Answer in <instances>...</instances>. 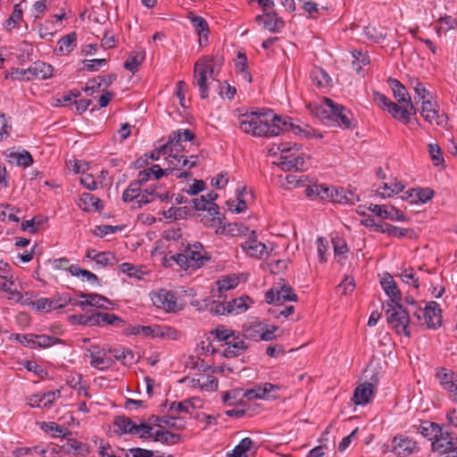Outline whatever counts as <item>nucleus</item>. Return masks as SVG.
Segmentation results:
<instances>
[{"label": "nucleus", "instance_id": "nucleus-33", "mask_svg": "<svg viewBox=\"0 0 457 457\" xmlns=\"http://www.w3.org/2000/svg\"><path fill=\"white\" fill-rule=\"evenodd\" d=\"M0 291L7 294V297L11 300L19 302L21 300L22 295L14 287V282L12 278L1 277L0 278Z\"/></svg>", "mask_w": 457, "mask_h": 457}, {"label": "nucleus", "instance_id": "nucleus-59", "mask_svg": "<svg viewBox=\"0 0 457 457\" xmlns=\"http://www.w3.org/2000/svg\"><path fill=\"white\" fill-rule=\"evenodd\" d=\"M154 189H145L144 193H139L138 195L133 200V207L140 208L143 205L153 201Z\"/></svg>", "mask_w": 457, "mask_h": 457}, {"label": "nucleus", "instance_id": "nucleus-11", "mask_svg": "<svg viewBox=\"0 0 457 457\" xmlns=\"http://www.w3.org/2000/svg\"><path fill=\"white\" fill-rule=\"evenodd\" d=\"M151 300L157 308L168 312H175L178 310L177 297L171 291L160 289L151 294Z\"/></svg>", "mask_w": 457, "mask_h": 457}, {"label": "nucleus", "instance_id": "nucleus-7", "mask_svg": "<svg viewBox=\"0 0 457 457\" xmlns=\"http://www.w3.org/2000/svg\"><path fill=\"white\" fill-rule=\"evenodd\" d=\"M294 147H296L295 144L294 146H289V144H281L278 147L281 152L280 161L278 165L285 171H303L306 169L305 160L302 155L290 154Z\"/></svg>", "mask_w": 457, "mask_h": 457}, {"label": "nucleus", "instance_id": "nucleus-5", "mask_svg": "<svg viewBox=\"0 0 457 457\" xmlns=\"http://www.w3.org/2000/svg\"><path fill=\"white\" fill-rule=\"evenodd\" d=\"M215 80L212 60L204 58L195 63L193 84L199 89L200 97H209V90L212 83Z\"/></svg>", "mask_w": 457, "mask_h": 457}, {"label": "nucleus", "instance_id": "nucleus-54", "mask_svg": "<svg viewBox=\"0 0 457 457\" xmlns=\"http://www.w3.org/2000/svg\"><path fill=\"white\" fill-rule=\"evenodd\" d=\"M238 285V278L235 275L222 277L217 281L218 290L220 292L235 288Z\"/></svg>", "mask_w": 457, "mask_h": 457}, {"label": "nucleus", "instance_id": "nucleus-43", "mask_svg": "<svg viewBox=\"0 0 457 457\" xmlns=\"http://www.w3.org/2000/svg\"><path fill=\"white\" fill-rule=\"evenodd\" d=\"M110 353L113 354L116 360L121 361L124 365H131L137 361V357L133 351L129 349H113L110 351Z\"/></svg>", "mask_w": 457, "mask_h": 457}, {"label": "nucleus", "instance_id": "nucleus-9", "mask_svg": "<svg viewBox=\"0 0 457 457\" xmlns=\"http://www.w3.org/2000/svg\"><path fill=\"white\" fill-rule=\"evenodd\" d=\"M413 315L418 320L424 318V324L428 328L436 329L442 324V315L439 304L436 302L431 301L427 303L424 310L419 308L413 312Z\"/></svg>", "mask_w": 457, "mask_h": 457}, {"label": "nucleus", "instance_id": "nucleus-41", "mask_svg": "<svg viewBox=\"0 0 457 457\" xmlns=\"http://www.w3.org/2000/svg\"><path fill=\"white\" fill-rule=\"evenodd\" d=\"M114 426L120 431L121 434H131L137 431V424L134 423L129 418L125 416H117L114 420Z\"/></svg>", "mask_w": 457, "mask_h": 457}, {"label": "nucleus", "instance_id": "nucleus-37", "mask_svg": "<svg viewBox=\"0 0 457 457\" xmlns=\"http://www.w3.org/2000/svg\"><path fill=\"white\" fill-rule=\"evenodd\" d=\"M420 433L423 435L424 437L428 438L429 440L434 441L436 438H439L441 436V433H444L436 423L430 422V421H423L420 423Z\"/></svg>", "mask_w": 457, "mask_h": 457}, {"label": "nucleus", "instance_id": "nucleus-52", "mask_svg": "<svg viewBox=\"0 0 457 457\" xmlns=\"http://www.w3.org/2000/svg\"><path fill=\"white\" fill-rule=\"evenodd\" d=\"M193 409V403L189 400L182 402H172L168 409L169 413L177 415L180 413H189Z\"/></svg>", "mask_w": 457, "mask_h": 457}, {"label": "nucleus", "instance_id": "nucleus-20", "mask_svg": "<svg viewBox=\"0 0 457 457\" xmlns=\"http://www.w3.org/2000/svg\"><path fill=\"white\" fill-rule=\"evenodd\" d=\"M434 195V191L428 187L425 188H413L406 191L402 199L409 202L410 204H425L429 201Z\"/></svg>", "mask_w": 457, "mask_h": 457}, {"label": "nucleus", "instance_id": "nucleus-56", "mask_svg": "<svg viewBox=\"0 0 457 457\" xmlns=\"http://www.w3.org/2000/svg\"><path fill=\"white\" fill-rule=\"evenodd\" d=\"M141 190L140 182L137 180L130 182L127 189L122 194V199L125 202H133Z\"/></svg>", "mask_w": 457, "mask_h": 457}, {"label": "nucleus", "instance_id": "nucleus-50", "mask_svg": "<svg viewBox=\"0 0 457 457\" xmlns=\"http://www.w3.org/2000/svg\"><path fill=\"white\" fill-rule=\"evenodd\" d=\"M194 207L197 211H208L212 214L219 213V207L217 204H213L210 206V204L207 202V197L205 195H202L198 198L193 199Z\"/></svg>", "mask_w": 457, "mask_h": 457}, {"label": "nucleus", "instance_id": "nucleus-23", "mask_svg": "<svg viewBox=\"0 0 457 457\" xmlns=\"http://www.w3.org/2000/svg\"><path fill=\"white\" fill-rule=\"evenodd\" d=\"M373 394V385L369 382L362 383L355 388L353 401L357 405H365L370 401Z\"/></svg>", "mask_w": 457, "mask_h": 457}, {"label": "nucleus", "instance_id": "nucleus-18", "mask_svg": "<svg viewBox=\"0 0 457 457\" xmlns=\"http://www.w3.org/2000/svg\"><path fill=\"white\" fill-rule=\"evenodd\" d=\"M405 187V184L397 179H390L375 190V195L380 198L392 197L403 191Z\"/></svg>", "mask_w": 457, "mask_h": 457}, {"label": "nucleus", "instance_id": "nucleus-26", "mask_svg": "<svg viewBox=\"0 0 457 457\" xmlns=\"http://www.w3.org/2000/svg\"><path fill=\"white\" fill-rule=\"evenodd\" d=\"M420 113L425 120L430 123L436 121L437 125H440L444 121L443 116H440L438 113L436 104L432 103L430 100L422 102Z\"/></svg>", "mask_w": 457, "mask_h": 457}, {"label": "nucleus", "instance_id": "nucleus-4", "mask_svg": "<svg viewBox=\"0 0 457 457\" xmlns=\"http://www.w3.org/2000/svg\"><path fill=\"white\" fill-rule=\"evenodd\" d=\"M171 259L184 270H196L204 266L210 257L203 245L195 242L187 245L181 253L172 255Z\"/></svg>", "mask_w": 457, "mask_h": 457}, {"label": "nucleus", "instance_id": "nucleus-48", "mask_svg": "<svg viewBox=\"0 0 457 457\" xmlns=\"http://www.w3.org/2000/svg\"><path fill=\"white\" fill-rule=\"evenodd\" d=\"M253 441L250 437L243 438L239 444L235 446L231 453H228V457H246L247 451L250 449Z\"/></svg>", "mask_w": 457, "mask_h": 457}, {"label": "nucleus", "instance_id": "nucleus-22", "mask_svg": "<svg viewBox=\"0 0 457 457\" xmlns=\"http://www.w3.org/2000/svg\"><path fill=\"white\" fill-rule=\"evenodd\" d=\"M54 68L43 62H35L28 68V73L32 79H47L53 76Z\"/></svg>", "mask_w": 457, "mask_h": 457}, {"label": "nucleus", "instance_id": "nucleus-14", "mask_svg": "<svg viewBox=\"0 0 457 457\" xmlns=\"http://www.w3.org/2000/svg\"><path fill=\"white\" fill-rule=\"evenodd\" d=\"M267 303L280 304L286 301H296L297 295L293 292L292 288L287 286L281 287H272L265 294Z\"/></svg>", "mask_w": 457, "mask_h": 457}, {"label": "nucleus", "instance_id": "nucleus-36", "mask_svg": "<svg viewBox=\"0 0 457 457\" xmlns=\"http://www.w3.org/2000/svg\"><path fill=\"white\" fill-rule=\"evenodd\" d=\"M7 158L9 162L22 167H28L33 162L31 154L26 150H22L21 152H10L7 154Z\"/></svg>", "mask_w": 457, "mask_h": 457}, {"label": "nucleus", "instance_id": "nucleus-47", "mask_svg": "<svg viewBox=\"0 0 457 457\" xmlns=\"http://www.w3.org/2000/svg\"><path fill=\"white\" fill-rule=\"evenodd\" d=\"M263 324L259 321H253L244 328V337L259 341Z\"/></svg>", "mask_w": 457, "mask_h": 457}, {"label": "nucleus", "instance_id": "nucleus-13", "mask_svg": "<svg viewBox=\"0 0 457 457\" xmlns=\"http://www.w3.org/2000/svg\"><path fill=\"white\" fill-rule=\"evenodd\" d=\"M368 210L381 219H387L396 221H405L407 220L403 212L393 205L389 206L386 204L379 205L370 204L368 207Z\"/></svg>", "mask_w": 457, "mask_h": 457}, {"label": "nucleus", "instance_id": "nucleus-30", "mask_svg": "<svg viewBox=\"0 0 457 457\" xmlns=\"http://www.w3.org/2000/svg\"><path fill=\"white\" fill-rule=\"evenodd\" d=\"M145 58V50L138 48L129 55L124 63V68L129 71L130 72L135 73L138 71L139 66L141 65Z\"/></svg>", "mask_w": 457, "mask_h": 457}, {"label": "nucleus", "instance_id": "nucleus-55", "mask_svg": "<svg viewBox=\"0 0 457 457\" xmlns=\"http://www.w3.org/2000/svg\"><path fill=\"white\" fill-rule=\"evenodd\" d=\"M430 159L435 166L443 165L445 160L440 146L437 144L430 143L428 145Z\"/></svg>", "mask_w": 457, "mask_h": 457}, {"label": "nucleus", "instance_id": "nucleus-12", "mask_svg": "<svg viewBox=\"0 0 457 457\" xmlns=\"http://www.w3.org/2000/svg\"><path fill=\"white\" fill-rule=\"evenodd\" d=\"M211 226L216 227L215 233L220 235H227L230 237H240L245 236L248 232V228L242 223H228L223 224L220 218L213 217L212 220Z\"/></svg>", "mask_w": 457, "mask_h": 457}, {"label": "nucleus", "instance_id": "nucleus-49", "mask_svg": "<svg viewBox=\"0 0 457 457\" xmlns=\"http://www.w3.org/2000/svg\"><path fill=\"white\" fill-rule=\"evenodd\" d=\"M381 233L387 234L390 237L403 238L405 237H409L410 234H412V230L385 223L384 229H381Z\"/></svg>", "mask_w": 457, "mask_h": 457}, {"label": "nucleus", "instance_id": "nucleus-15", "mask_svg": "<svg viewBox=\"0 0 457 457\" xmlns=\"http://www.w3.org/2000/svg\"><path fill=\"white\" fill-rule=\"evenodd\" d=\"M223 354L227 358L236 357L242 354L247 348L244 336L234 332L228 341L224 342Z\"/></svg>", "mask_w": 457, "mask_h": 457}, {"label": "nucleus", "instance_id": "nucleus-3", "mask_svg": "<svg viewBox=\"0 0 457 457\" xmlns=\"http://www.w3.org/2000/svg\"><path fill=\"white\" fill-rule=\"evenodd\" d=\"M312 112L321 120L335 122L338 127L350 129L353 114L344 105L330 98L324 97L320 104H316Z\"/></svg>", "mask_w": 457, "mask_h": 457}, {"label": "nucleus", "instance_id": "nucleus-16", "mask_svg": "<svg viewBox=\"0 0 457 457\" xmlns=\"http://www.w3.org/2000/svg\"><path fill=\"white\" fill-rule=\"evenodd\" d=\"M242 250L250 257L262 259L267 255V246L257 240L254 231H251V235L244 243L241 244Z\"/></svg>", "mask_w": 457, "mask_h": 457}, {"label": "nucleus", "instance_id": "nucleus-40", "mask_svg": "<svg viewBox=\"0 0 457 457\" xmlns=\"http://www.w3.org/2000/svg\"><path fill=\"white\" fill-rule=\"evenodd\" d=\"M311 78L318 87H325L330 85L331 79L329 75L321 68L315 67L312 71Z\"/></svg>", "mask_w": 457, "mask_h": 457}, {"label": "nucleus", "instance_id": "nucleus-51", "mask_svg": "<svg viewBox=\"0 0 457 457\" xmlns=\"http://www.w3.org/2000/svg\"><path fill=\"white\" fill-rule=\"evenodd\" d=\"M95 262L100 267H106L115 265L118 260L111 252H99L95 257Z\"/></svg>", "mask_w": 457, "mask_h": 457}, {"label": "nucleus", "instance_id": "nucleus-29", "mask_svg": "<svg viewBox=\"0 0 457 457\" xmlns=\"http://www.w3.org/2000/svg\"><path fill=\"white\" fill-rule=\"evenodd\" d=\"M79 206L85 212H96L102 209V201L91 193H83L79 198Z\"/></svg>", "mask_w": 457, "mask_h": 457}, {"label": "nucleus", "instance_id": "nucleus-10", "mask_svg": "<svg viewBox=\"0 0 457 457\" xmlns=\"http://www.w3.org/2000/svg\"><path fill=\"white\" fill-rule=\"evenodd\" d=\"M392 451L399 457H409L420 452L418 443L405 435H398L392 439Z\"/></svg>", "mask_w": 457, "mask_h": 457}, {"label": "nucleus", "instance_id": "nucleus-64", "mask_svg": "<svg viewBox=\"0 0 457 457\" xmlns=\"http://www.w3.org/2000/svg\"><path fill=\"white\" fill-rule=\"evenodd\" d=\"M329 249L328 241L323 237H318L317 239V250L318 255L320 262H324L327 261V253Z\"/></svg>", "mask_w": 457, "mask_h": 457}, {"label": "nucleus", "instance_id": "nucleus-61", "mask_svg": "<svg viewBox=\"0 0 457 457\" xmlns=\"http://www.w3.org/2000/svg\"><path fill=\"white\" fill-rule=\"evenodd\" d=\"M245 190V187H242L240 189H237V205H234V201H228L227 204L228 205V208L231 212H236V213H241V212H244L247 206H246V203L245 200H243L241 198V195L243 194V192Z\"/></svg>", "mask_w": 457, "mask_h": 457}, {"label": "nucleus", "instance_id": "nucleus-24", "mask_svg": "<svg viewBox=\"0 0 457 457\" xmlns=\"http://www.w3.org/2000/svg\"><path fill=\"white\" fill-rule=\"evenodd\" d=\"M436 377L439 380L442 388L445 391L457 386V373L452 370L443 367L436 368Z\"/></svg>", "mask_w": 457, "mask_h": 457}, {"label": "nucleus", "instance_id": "nucleus-38", "mask_svg": "<svg viewBox=\"0 0 457 457\" xmlns=\"http://www.w3.org/2000/svg\"><path fill=\"white\" fill-rule=\"evenodd\" d=\"M68 270L73 277H81L83 280H87L92 285L99 284V279L96 274L87 270L80 268L77 264L71 265L68 268Z\"/></svg>", "mask_w": 457, "mask_h": 457}, {"label": "nucleus", "instance_id": "nucleus-25", "mask_svg": "<svg viewBox=\"0 0 457 457\" xmlns=\"http://www.w3.org/2000/svg\"><path fill=\"white\" fill-rule=\"evenodd\" d=\"M385 111H387L395 120L407 124L411 120V112L415 109H411L405 104H399V103L396 104L392 101Z\"/></svg>", "mask_w": 457, "mask_h": 457}, {"label": "nucleus", "instance_id": "nucleus-60", "mask_svg": "<svg viewBox=\"0 0 457 457\" xmlns=\"http://www.w3.org/2000/svg\"><path fill=\"white\" fill-rule=\"evenodd\" d=\"M22 19V10L20 7V4H15L13 12L9 19H7L4 22V27L7 29H13Z\"/></svg>", "mask_w": 457, "mask_h": 457}, {"label": "nucleus", "instance_id": "nucleus-6", "mask_svg": "<svg viewBox=\"0 0 457 457\" xmlns=\"http://www.w3.org/2000/svg\"><path fill=\"white\" fill-rule=\"evenodd\" d=\"M386 314L390 327L397 334H403L406 337L411 336V332L409 330V312L403 309L401 303H387Z\"/></svg>", "mask_w": 457, "mask_h": 457}, {"label": "nucleus", "instance_id": "nucleus-62", "mask_svg": "<svg viewBox=\"0 0 457 457\" xmlns=\"http://www.w3.org/2000/svg\"><path fill=\"white\" fill-rule=\"evenodd\" d=\"M62 343V340L47 335H37L36 347H49Z\"/></svg>", "mask_w": 457, "mask_h": 457}, {"label": "nucleus", "instance_id": "nucleus-35", "mask_svg": "<svg viewBox=\"0 0 457 457\" xmlns=\"http://www.w3.org/2000/svg\"><path fill=\"white\" fill-rule=\"evenodd\" d=\"M90 364L92 367L98 369V370H105L111 367L113 363V360L107 356L105 353L98 351V352H92L90 353Z\"/></svg>", "mask_w": 457, "mask_h": 457}, {"label": "nucleus", "instance_id": "nucleus-42", "mask_svg": "<svg viewBox=\"0 0 457 457\" xmlns=\"http://www.w3.org/2000/svg\"><path fill=\"white\" fill-rule=\"evenodd\" d=\"M332 243L334 246L335 260L341 265H344L347 258L346 253H348L346 243L340 238L333 239Z\"/></svg>", "mask_w": 457, "mask_h": 457}, {"label": "nucleus", "instance_id": "nucleus-21", "mask_svg": "<svg viewBox=\"0 0 457 457\" xmlns=\"http://www.w3.org/2000/svg\"><path fill=\"white\" fill-rule=\"evenodd\" d=\"M79 297L85 299L78 303V305L82 309H84L86 306H94L96 308L107 310L109 309V305L112 304V303L106 297L95 293H81Z\"/></svg>", "mask_w": 457, "mask_h": 457}, {"label": "nucleus", "instance_id": "nucleus-57", "mask_svg": "<svg viewBox=\"0 0 457 457\" xmlns=\"http://www.w3.org/2000/svg\"><path fill=\"white\" fill-rule=\"evenodd\" d=\"M41 428L45 431L52 433L54 437H63L68 433L67 428H64L54 422H43Z\"/></svg>", "mask_w": 457, "mask_h": 457}, {"label": "nucleus", "instance_id": "nucleus-46", "mask_svg": "<svg viewBox=\"0 0 457 457\" xmlns=\"http://www.w3.org/2000/svg\"><path fill=\"white\" fill-rule=\"evenodd\" d=\"M159 420L161 422L159 425L160 427L167 426L178 430H182L186 426V422L183 419L171 413H170V415L162 417Z\"/></svg>", "mask_w": 457, "mask_h": 457}, {"label": "nucleus", "instance_id": "nucleus-2", "mask_svg": "<svg viewBox=\"0 0 457 457\" xmlns=\"http://www.w3.org/2000/svg\"><path fill=\"white\" fill-rule=\"evenodd\" d=\"M195 137L194 133L188 129H178L169 136V140L161 146L162 155H165L166 169H170V174L174 170H180L187 165V157L179 153L185 149L184 142L191 141Z\"/></svg>", "mask_w": 457, "mask_h": 457}, {"label": "nucleus", "instance_id": "nucleus-58", "mask_svg": "<svg viewBox=\"0 0 457 457\" xmlns=\"http://www.w3.org/2000/svg\"><path fill=\"white\" fill-rule=\"evenodd\" d=\"M234 332V330L228 328L223 325H219L211 331V334L214 336V338L217 341L225 342L229 339V337L232 336Z\"/></svg>", "mask_w": 457, "mask_h": 457}, {"label": "nucleus", "instance_id": "nucleus-19", "mask_svg": "<svg viewBox=\"0 0 457 457\" xmlns=\"http://www.w3.org/2000/svg\"><path fill=\"white\" fill-rule=\"evenodd\" d=\"M392 91L394 97L397 100L399 104H405L411 109H415L411 102L410 94L406 87L396 79L389 78L387 80Z\"/></svg>", "mask_w": 457, "mask_h": 457}, {"label": "nucleus", "instance_id": "nucleus-31", "mask_svg": "<svg viewBox=\"0 0 457 457\" xmlns=\"http://www.w3.org/2000/svg\"><path fill=\"white\" fill-rule=\"evenodd\" d=\"M334 191H336V187H328L327 185H312L307 187L306 194L309 196L317 195L322 200L331 201Z\"/></svg>", "mask_w": 457, "mask_h": 457}, {"label": "nucleus", "instance_id": "nucleus-32", "mask_svg": "<svg viewBox=\"0 0 457 457\" xmlns=\"http://www.w3.org/2000/svg\"><path fill=\"white\" fill-rule=\"evenodd\" d=\"M191 22L195 32L199 36V44L201 46L206 45L209 34V27L207 21L202 17L195 16L191 19Z\"/></svg>", "mask_w": 457, "mask_h": 457}, {"label": "nucleus", "instance_id": "nucleus-53", "mask_svg": "<svg viewBox=\"0 0 457 457\" xmlns=\"http://www.w3.org/2000/svg\"><path fill=\"white\" fill-rule=\"evenodd\" d=\"M403 282L412 286L414 288H419V278L412 268L403 269L399 274Z\"/></svg>", "mask_w": 457, "mask_h": 457}, {"label": "nucleus", "instance_id": "nucleus-17", "mask_svg": "<svg viewBox=\"0 0 457 457\" xmlns=\"http://www.w3.org/2000/svg\"><path fill=\"white\" fill-rule=\"evenodd\" d=\"M61 396L60 390L50 391L46 394H36L27 400L32 408H49Z\"/></svg>", "mask_w": 457, "mask_h": 457}, {"label": "nucleus", "instance_id": "nucleus-34", "mask_svg": "<svg viewBox=\"0 0 457 457\" xmlns=\"http://www.w3.org/2000/svg\"><path fill=\"white\" fill-rule=\"evenodd\" d=\"M77 35L75 32L62 37L57 43L56 52L58 54L64 55L71 53L76 46Z\"/></svg>", "mask_w": 457, "mask_h": 457}, {"label": "nucleus", "instance_id": "nucleus-39", "mask_svg": "<svg viewBox=\"0 0 457 457\" xmlns=\"http://www.w3.org/2000/svg\"><path fill=\"white\" fill-rule=\"evenodd\" d=\"M284 27V21L276 12L268 11L264 21L263 29L270 32H278Z\"/></svg>", "mask_w": 457, "mask_h": 457}, {"label": "nucleus", "instance_id": "nucleus-63", "mask_svg": "<svg viewBox=\"0 0 457 457\" xmlns=\"http://www.w3.org/2000/svg\"><path fill=\"white\" fill-rule=\"evenodd\" d=\"M355 283L353 278L346 276L338 285L337 291L340 292L341 295H348L353 291Z\"/></svg>", "mask_w": 457, "mask_h": 457}, {"label": "nucleus", "instance_id": "nucleus-28", "mask_svg": "<svg viewBox=\"0 0 457 457\" xmlns=\"http://www.w3.org/2000/svg\"><path fill=\"white\" fill-rule=\"evenodd\" d=\"M253 303L247 295H243L227 302V312L239 314L245 312Z\"/></svg>", "mask_w": 457, "mask_h": 457}, {"label": "nucleus", "instance_id": "nucleus-8", "mask_svg": "<svg viewBox=\"0 0 457 457\" xmlns=\"http://www.w3.org/2000/svg\"><path fill=\"white\" fill-rule=\"evenodd\" d=\"M431 446L436 457H457V438L448 432L441 433Z\"/></svg>", "mask_w": 457, "mask_h": 457}, {"label": "nucleus", "instance_id": "nucleus-44", "mask_svg": "<svg viewBox=\"0 0 457 457\" xmlns=\"http://www.w3.org/2000/svg\"><path fill=\"white\" fill-rule=\"evenodd\" d=\"M181 436L170 431L156 430L154 431V441L162 442V444L172 445L180 441Z\"/></svg>", "mask_w": 457, "mask_h": 457}, {"label": "nucleus", "instance_id": "nucleus-27", "mask_svg": "<svg viewBox=\"0 0 457 457\" xmlns=\"http://www.w3.org/2000/svg\"><path fill=\"white\" fill-rule=\"evenodd\" d=\"M381 287H383L386 294L390 298V304L400 303L401 302V293L397 288L395 282L393 278L388 275L381 279Z\"/></svg>", "mask_w": 457, "mask_h": 457}, {"label": "nucleus", "instance_id": "nucleus-1", "mask_svg": "<svg viewBox=\"0 0 457 457\" xmlns=\"http://www.w3.org/2000/svg\"><path fill=\"white\" fill-rule=\"evenodd\" d=\"M289 117L276 115L271 110L245 112L238 117V127L245 134L253 137H276L286 131L308 137L310 131L291 122Z\"/></svg>", "mask_w": 457, "mask_h": 457}, {"label": "nucleus", "instance_id": "nucleus-45", "mask_svg": "<svg viewBox=\"0 0 457 457\" xmlns=\"http://www.w3.org/2000/svg\"><path fill=\"white\" fill-rule=\"evenodd\" d=\"M261 390L259 392L262 393V400H273L279 397L278 391L280 386L278 385H274L271 383H263L259 384Z\"/></svg>", "mask_w": 457, "mask_h": 457}]
</instances>
